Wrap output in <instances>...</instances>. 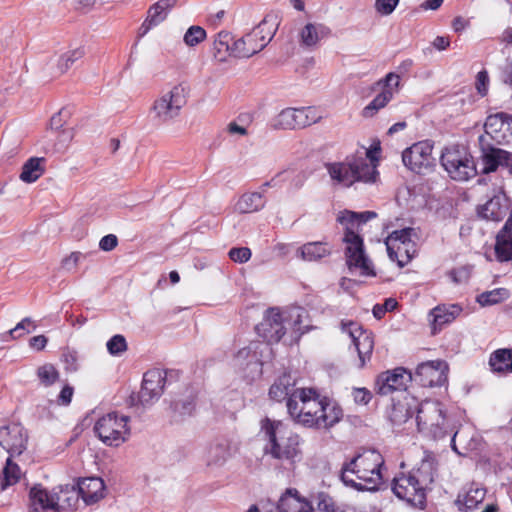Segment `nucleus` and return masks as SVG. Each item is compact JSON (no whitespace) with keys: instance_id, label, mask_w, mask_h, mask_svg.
Wrapping results in <instances>:
<instances>
[{"instance_id":"nucleus-1","label":"nucleus","mask_w":512,"mask_h":512,"mask_svg":"<svg viewBox=\"0 0 512 512\" xmlns=\"http://www.w3.org/2000/svg\"><path fill=\"white\" fill-rule=\"evenodd\" d=\"M290 416L299 424L317 429H329L338 423L342 409L313 389H297L287 401Z\"/></svg>"},{"instance_id":"nucleus-2","label":"nucleus","mask_w":512,"mask_h":512,"mask_svg":"<svg viewBox=\"0 0 512 512\" xmlns=\"http://www.w3.org/2000/svg\"><path fill=\"white\" fill-rule=\"evenodd\" d=\"M374 217L376 213L372 211L356 213L344 210L337 215V221L344 227L342 241L348 269L362 276H375L373 264L366 255L363 239L359 234L361 226Z\"/></svg>"},{"instance_id":"nucleus-3","label":"nucleus","mask_w":512,"mask_h":512,"mask_svg":"<svg viewBox=\"0 0 512 512\" xmlns=\"http://www.w3.org/2000/svg\"><path fill=\"white\" fill-rule=\"evenodd\" d=\"M260 434L265 441L264 455L289 465L301 461L303 439L287 423L266 417L260 422Z\"/></svg>"},{"instance_id":"nucleus-4","label":"nucleus","mask_w":512,"mask_h":512,"mask_svg":"<svg viewBox=\"0 0 512 512\" xmlns=\"http://www.w3.org/2000/svg\"><path fill=\"white\" fill-rule=\"evenodd\" d=\"M380 147L366 149L362 153L347 156L343 161L325 164L328 175L334 185L351 187L356 182L375 183Z\"/></svg>"},{"instance_id":"nucleus-5","label":"nucleus","mask_w":512,"mask_h":512,"mask_svg":"<svg viewBox=\"0 0 512 512\" xmlns=\"http://www.w3.org/2000/svg\"><path fill=\"white\" fill-rule=\"evenodd\" d=\"M382 455L374 450L365 451L342 467L341 480L356 490L375 491L382 482Z\"/></svg>"},{"instance_id":"nucleus-6","label":"nucleus","mask_w":512,"mask_h":512,"mask_svg":"<svg viewBox=\"0 0 512 512\" xmlns=\"http://www.w3.org/2000/svg\"><path fill=\"white\" fill-rule=\"evenodd\" d=\"M478 213L482 218L495 222L508 217L497 234L494 251L498 261H512V202L505 194L499 193L487 201Z\"/></svg>"},{"instance_id":"nucleus-7","label":"nucleus","mask_w":512,"mask_h":512,"mask_svg":"<svg viewBox=\"0 0 512 512\" xmlns=\"http://www.w3.org/2000/svg\"><path fill=\"white\" fill-rule=\"evenodd\" d=\"M305 316L306 311L300 307L284 311L271 308L266 311L255 330L267 343H277L288 330H291L295 336L302 334V321Z\"/></svg>"},{"instance_id":"nucleus-8","label":"nucleus","mask_w":512,"mask_h":512,"mask_svg":"<svg viewBox=\"0 0 512 512\" xmlns=\"http://www.w3.org/2000/svg\"><path fill=\"white\" fill-rule=\"evenodd\" d=\"M416 422L418 430L434 439H441L452 435L451 446L457 452L455 438L458 432H454L446 417L443 406L438 401L425 400L417 408Z\"/></svg>"},{"instance_id":"nucleus-9","label":"nucleus","mask_w":512,"mask_h":512,"mask_svg":"<svg viewBox=\"0 0 512 512\" xmlns=\"http://www.w3.org/2000/svg\"><path fill=\"white\" fill-rule=\"evenodd\" d=\"M279 25L276 14H268L251 32L232 44V56L249 58L263 50L274 37Z\"/></svg>"},{"instance_id":"nucleus-10","label":"nucleus","mask_w":512,"mask_h":512,"mask_svg":"<svg viewBox=\"0 0 512 512\" xmlns=\"http://www.w3.org/2000/svg\"><path fill=\"white\" fill-rule=\"evenodd\" d=\"M128 423L129 417L110 412L96 420L93 430L104 445L119 447L130 437L131 431Z\"/></svg>"},{"instance_id":"nucleus-11","label":"nucleus","mask_w":512,"mask_h":512,"mask_svg":"<svg viewBox=\"0 0 512 512\" xmlns=\"http://www.w3.org/2000/svg\"><path fill=\"white\" fill-rule=\"evenodd\" d=\"M419 238L416 228L407 227L393 231L385 241L389 258L403 267L416 255Z\"/></svg>"},{"instance_id":"nucleus-12","label":"nucleus","mask_w":512,"mask_h":512,"mask_svg":"<svg viewBox=\"0 0 512 512\" xmlns=\"http://www.w3.org/2000/svg\"><path fill=\"white\" fill-rule=\"evenodd\" d=\"M188 88L184 83L173 85L163 92L152 104L151 112L154 118L162 123H167L179 116L182 108L187 103Z\"/></svg>"},{"instance_id":"nucleus-13","label":"nucleus","mask_w":512,"mask_h":512,"mask_svg":"<svg viewBox=\"0 0 512 512\" xmlns=\"http://www.w3.org/2000/svg\"><path fill=\"white\" fill-rule=\"evenodd\" d=\"M441 164L450 177L456 181H467L476 174L473 159L464 147L445 148L441 155Z\"/></svg>"},{"instance_id":"nucleus-14","label":"nucleus","mask_w":512,"mask_h":512,"mask_svg":"<svg viewBox=\"0 0 512 512\" xmlns=\"http://www.w3.org/2000/svg\"><path fill=\"white\" fill-rule=\"evenodd\" d=\"M426 488L414 474L400 473L392 481L394 495L408 505L423 509L426 503Z\"/></svg>"},{"instance_id":"nucleus-15","label":"nucleus","mask_w":512,"mask_h":512,"mask_svg":"<svg viewBox=\"0 0 512 512\" xmlns=\"http://www.w3.org/2000/svg\"><path fill=\"white\" fill-rule=\"evenodd\" d=\"M341 331L350 338L358 354L356 367L363 368L370 361L374 349L372 333L364 330L360 324L354 321H342Z\"/></svg>"},{"instance_id":"nucleus-16","label":"nucleus","mask_w":512,"mask_h":512,"mask_svg":"<svg viewBox=\"0 0 512 512\" xmlns=\"http://www.w3.org/2000/svg\"><path fill=\"white\" fill-rule=\"evenodd\" d=\"M320 119L312 107L285 108L271 122L275 130H294L316 123Z\"/></svg>"},{"instance_id":"nucleus-17","label":"nucleus","mask_w":512,"mask_h":512,"mask_svg":"<svg viewBox=\"0 0 512 512\" xmlns=\"http://www.w3.org/2000/svg\"><path fill=\"white\" fill-rule=\"evenodd\" d=\"M487 143L510 144L512 143V116L500 112L489 115L484 124V134L479 136Z\"/></svg>"},{"instance_id":"nucleus-18","label":"nucleus","mask_w":512,"mask_h":512,"mask_svg":"<svg viewBox=\"0 0 512 512\" xmlns=\"http://www.w3.org/2000/svg\"><path fill=\"white\" fill-rule=\"evenodd\" d=\"M166 382L165 374L159 369H152L144 374L140 391L131 396L133 405L142 407L156 402L163 393Z\"/></svg>"},{"instance_id":"nucleus-19","label":"nucleus","mask_w":512,"mask_h":512,"mask_svg":"<svg viewBox=\"0 0 512 512\" xmlns=\"http://www.w3.org/2000/svg\"><path fill=\"white\" fill-rule=\"evenodd\" d=\"M376 85L380 87L381 91L367 106L363 108L362 115L366 118L373 117L399 92L400 76L390 72L384 78L377 81Z\"/></svg>"},{"instance_id":"nucleus-20","label":"nucleus","mask_w":512,"mask_h":512,"mask_svg":"<svg viewBox=\"0 0 512 512\" xmlns=\"http://www.w3.org/2000/svg\"><path fill=\"white\" fill-rule=\"evenodd\" d=\"M479 146L484 173L494 172L501 168L507 170L512 175L511 152L495 147L493 143H487L485 139H481Z\"/></svg>"},{"instance_id":"nucleus-21","label":"nucleus","mask_w":512,"mask_h":512,"mask_svg":"<svg viewBox=\"0 0 512 512\" xmlns=\"http://www.w3.org/2000/svg\"><path fill=\"white\" fill-rule=\"evenodd\" d=\"M432 150L433 146L428 141L415 143L404 150L402 154L403 163L410 170L422 173L433 164Z\"/></svg>"},{"instance_id":"nucleus-22","label":"nucleus","mask_w":512,"mask_h":512,"mask_svg":"<svg viewBox=\"0 0 512 512\" xmlns=\"http://www.w3.org/2000/svg\"><path fill=\"white\" fill-rule=\"evenodd\" d=\"M448 364L443 360H433L418 365L416 380L423 386H442L447 381Z\"/></svg>"},{"instance_id":"nucleus-23","label":"nucleus","mask_w":512,"mask_h":512,"mask_svg":"<svg viewBox=\"0 0 512 512\" xmlns=\"http://www.w3.org/2000/svg\"><path fill=\"white\" fill-rule=\"evenodd\" d=\"M27 444L24 427L18 423L8 424L0 429V445L11 455H20Z\"/></svg>"},{"instance_id":"nucleus-24","label":"nucleus","mask_w":512,"mask_h":512,"mask_svg":"<svg viewBox=\"0 0 512 512\" xmlns=\"http://www.w3.org/2000/svg\"><path fill=\"white\" fill-rule=\"evenodd\" d=\"M411 380V375L403 368L386 371L380 374L376 381V390L381 395L404 390Z\"/></svg>"},{"instance_id":"nucleus-25","label":"nucleus","mask_w":512,"mask_h":512,"mask_svg":"<svg viewBox=\"0 0 512 512\" xmlns=\"http://www.w3.org/2000/svg\"><path fill=\"white\" fill-rule=\"evenodd\" d=\"M437 472V460L433 453L423 451L420 462L417 463L409 474H414L419 483L426 489L432 484Z\"/></svg>"},{"instance_id":"nucleus-26","label":"nucleus","mask_w":512,"mask_h":512,"mask_svg":"<svg viewBox=\"0 0 512 512\" xmlns=\"http://www.w3.org/2000/svg\"><path fill=\"white\" fill-rule=\"evenodd\" d=\"M31 507L34 511H57V491L53 488L51 491L38 484L31 488L30 493Z\"/></svg>"},{"instance_id":"nucleus-27","label":"nucleus","mask_w":512,"mask_h":512,"mask_svg":"<svg viewBox=\"0 0 512 512\" xmlns=\"http://www.w3.org/2000/svg\"><path fill=\"white\" fill-rule=\"evenodd\" d=\"M177 2L178 0H158L152 4L147 11V17L141 26L143 33H147L153 27L164 22L170 11L176 6Z\"/></svg>"},{"instance_id":"nucleus-28","label":"nucleus","mask_w":512,"mask_h":512,"mask_svg":"<svg viewBox=\"0 0 512 512\" xmlns=\"http://www.w3.org/2000/svg\"><path fill=\"white\" fill-rule=\"evenodd\" d=\"M278 508L281 512H312L310 502L296 490H287L280 498Z\"/></svg>"},{"instance_id":"nucleus-29","label":"nucleus","mask_w":512,"mask_h":512,"mask_svg":"<svg viewBox=\"0 0 512 512\" xmlns=\"http://www.w3.org/2000/svg\"><path fill=\"white\" fill-rule=\"evenodd\" d=\"M462 312V309L458 305H439L430 312L432 317V329L433 333L440 330L444 325L453 322Z\"/></svg>"},{"instance_id":"nucleus-30","label":"nucleus","mask_w":512,"mask_h":512,"mask_svg":"<svg viewBox=\"0 0 512 512\" xmlns=\"http://www.w3.org/2000/svg\"><path fill=\"white\" fill-rule=\"evenodd\" d=\"M77 490L86 503H94L103 497L104 482L98 477L85 478L79 482Z\"/></svg>"},{"instance_id":"nucleus-31","label":"nucleus","mask_w":512,"mask_h":512,"mask_svg":"<svg viewBox=\"0 0 512 512\" xmlns=\"http://www.w3.org/2000/svg\"><path fill=\"white\" fill-rule=\"evenodd\" d=\"M330 34V29L322 23H307L300 31V43L306 47L316 46Z\"/></svg>"},{"instance_id":"nucleus-32","label":"nucleus","mask_w":512,"mask_h":512,"mask_svg":"<svg viewBox=\"0 0 512 512\" xmlns=\"http://www.w3.org/2000/svg\"><path fill=\"white\" fill-rule=\"evenodd\" d=\"M295 387V379L291 374H284L279 377L269 390V395L273 400L282 401L291 397V394L297 389Z\"/></svg>"},{"instance_id":"nucleus-33","label":"nucleus","mask_w":512,"mask_h":512,"mask_svg":"<svg viewBox=\"0 0 512 512\" xmlns=\"http://www.w3.org/2000/svg\"><path fill=\"white\" fill-rule=\"evenodd\" d=\"M489 365L495 373H512V349L503 348L494 351L489 358Z\"/></svg>"},{"instance_id":"nucleus-34","label":"nucleus","mask_w":512,"mask_h":512,"mask_svg":"<svg viewBox=\"0 0 512 512\" xmlns=\"http://www.w3.org/2000/svg\"><path fill=\"white\" fill-rule=\"evenodd\" d=\"M232 35L227 31L217 33L213 42V55L219 62H225L229 56H232Z\"/></svg>"},{"instance_id":"nucleus-35","label":"nucleus","mask_w":512,"mask_h":512,"mask_svg":"<svg viewBox=\"0 0 512 512\" xmlns=\"http://www.w3.org/2000/svg\"><path fill=\"white\" fill-rule=\"evenodd\" d=\"M298 253L305 261H317L331 254V248L324 242H309L299 248Z\"/></svg>"},{"instance_id":"nucleus-36","label":"nucleus","mask_w":512,"mask_h":512,"mask_svg":"<svg viewBox=\"0 0 512 512\" xmlns=\"http://www.w3.org/2000/svg\"><path fill=\"white\" fill-rule=\"evenodd\" d=\"M265 206L264 196L259 192L243 194L236 203V210L240 213H253Z\"/></svg>"},{"instance_id":"nucleus-37","label":"nucleus","mask_w":512,"mask_h":512,"mask_svg":"<svg viewBox=\"0 0 512 512\" xmlns=\"http://www.w3.org/2000/svg\"><path fill=\"white\" fill-rule=\"evenodd\" d=\"M57 491V511L60 512L65 509L76 507L79 500V492L74 486H58L55 487Z\"/></svg>"},{"instance_id":"nucleus-38","label":"nucleus","mask_w":512,"mask_h":512,"mask_svg":"<svg viewBox=\"0 0 512 512\" xmlns=\"http://www.w3.org/2000/svg\"><path fill=\"white\" fill-rule=\"evenodd\" d=\"M230 457V449L227 443L221 442L211 445L206 453V462L209 466H219Z\"/></svg>"},{"instance_id":"nucleus-39","label":"nucleus","mask_w":512,"mask_h":512,"mask_svg":"<svg viewBox=\"0 0 512 512\" xmlns=\"http://www.w3.org/2000/svg\"><path fill=\"white\" fill-rule=\"evenodd\" d=\"M40 158L29 159L22 168L20 179L26 183H33L39 179L43 173V168L40 165Z\"/></svg>"},{"instance_id":"nucleus-40","label":"nucleus","mask_w":512,"mask_h":512,"mask_svg":"<svg viewBox=\"0 0 512 512\" xmlns=\"http://www.w3.org/2000/svg\"><path fill=\"white\" fill-rule=\"evenodd\" d=\"M510 297V292L506 288H496L491 291L481 293L477 297V302L481 306H490L503 302Z\"/></svg>"},{"instance_id":"nucleus-41","label":"nucleus","mask_w":512,"mask_h":512,"mask_svg":"<svg viewBox=\"0 0 512 512\" xmlns=\"http://www.w3.org/2000/svg\"><path fill=\"white\" fill-rule=\"evenodd\" d=\"M84 56V51L81 48H76L63 53L57 59V72L65 73L77 60Z\"/></svg>"},{"instance_id":"nucleus-42","label":"nucleus","mask_w":512,"mask_h":512,"mask_svg":"<svg viewBox=\"0 0 512 512\" xmlns=\"http://www.w3.org/2000/svg\"><path fill=\"white\" fill-rule=\"evenodd\" d=\"M36 374L40 383L45 387H49L59 380L58 370L50 363L38 367Z\"/></svg>"},{"instance_id":"nucleus-43","label":"nucleus","mask_w":512,"mask_h":512,"mask_svg":"<svg viewBox=\"0 0 512 512\" xmlns=\"http://www.w3.org/2000/svg\"><path fill=\"white\" fill-rule=\"evenodd\" d=\"M207 37L205 29L198 25H193L187 29L183 36V41L188 47H195L202 43Z\"/></svg>"},{"instance_id":"nucleus-44","label":"nucleus","mask_w":512,"mask_h":512,"mask_svg":"<svg viewBox=\"0 0 512 512\" xmlns=\"http://www.w3.org/2000/svg\"><path fill=\"white\" fill-rule=\"evenodd\" d=\"M485 498V490L483 488H471L462 498L459 497L458 501L462 503L465 508L473 509Z\"/></svg>"},{"instance_id":"nucleus-45","label":"nucleus","mask_w":512,"mask_h":512,"mask_svg":"<svg viewBox=\"0 0 512 512\" xmlns=\"http://www.w3.org/2000/svg\"><path fill=\"white\" fill-rule=\"evenodd\" d=\"M3 473L6 486L16 484L21 478V470L19 466L13 463L10 459H7Z\"/></svg>"},{"instance_id":"nucleus-46","label":"nucleus","mask_w":512,"mask_h":512,"mask_svg":"<svg viewBox=\"0 0 512 512\" xmlns=\"http://www.w3.org/2000/svg\"><path fill=\"white\" fill-rule=\"evenodd\" d=\"M108 352L113 356H118L127 350V342L124 336L114 335L106 344Z\"/></svg>"},{"instance_id":"nucleus-47","label":"nucleus","mask_w":512,"mask_h":512,"mask_svg":"<svg viewBox=\"0 0 512 512\" xmlns=\"http://www.w3.org/2000/svg\"><path fill=\"white\" fill-rule=\"evenodd\" d=\"M399 2L400 0H375L374 9L381 16H389L394 12Z\"/></svg>"},{"instance_id":"nucleus-48","label":"nucleus","mask_w":512,"mask_h":512,"mask_svg":"<svg viewBox=\"0 0 512 512\" xmlns=\"http://www.w3.org/2000/svg\"><path fill=\"white\" fill-rule=\"evenodd\" d=\"M251 250L247 247L232 248L229 257L236 263H245L251 258Z\"/></svg>"},{"instance_id":"nucleus-49","label":"nucleus","mask_w":512,"mask_h":512,"mask_svg":"<svg viewBox=\"0 0 512 512\" xmlns=\"http://www.w3.org/2000/svg\"><path fill=\"white\" fill-rule=\"evenodd\" d=\"M489 77L486 71H480L476 77V89L482 96H485L488 91Z\"/></svg>"},{"instance_id":"nucleus-50","label":"nucleus","mask_w":512,"mask_h":512,"mask_svg":"<svg viewBox=\"0 0 512 512\" xmlns=\"http://www.w3.org/2000/svg\"><path fill=\"white\" fill-rule=\"evenodd\" d=\"M353 399L358 404H367L371 398V392L366 388H354L352 391Z\"/></svg>"},{"instance_id":"nucleus-51","label":"nucleus","mask_w":512,"mask_h":512,"mask_svg":"<svg viewBox=\"0 0 512 512\" xmlns=\"http://www.w3.org/2000/svg\"><path fill=\"white\" fill-rule=\"evenodd\" d=\"M117 244V237L113 234H108L101 238L99 242V248L103 251H111L117 246Z\"/></svg>"},{"instance_id":"nucleus-52","label":"nucleus","mask_w":512,"mask_h":512,"mask_svg":"<svg viewBox=\"0 0 512 512\" xmlns=\"http://www.w3.org/2000/svg\"><path fill=\"white\" fill-rule=\"evenodd\" d=\"M81 258V253L73 252L68 257L63 259L62 267L68 271H71L76 268Z\"/></svg>"},{"instance_id":"nucleus-53","label":"nucleus","mask_w":512,"mask_h":512,"mask_svg":"<svg viewBox=\"0 0 512 512\" xmlns=\"http://www.w3.org/2000/svg\"><path fill=\"white\" fill-rule=\"evenodd\" d=\"M73 393H74L73 387H71L69 385H65L62 388V390L60 391V394L58 397L59 404H61V405L70 404V402L72 400Z\"/></svg>"},{"instance_id":"nucleus-54","label":"nucleus","mask_w":512,"mask_h":512,"mask_svg":"<svg viewBox=\"0 0 512 512\" xmlns=\"http://www.w3.org/2000/svg\"><path fill=\"white\" fill-rule=\"evenodd\" d=\"M47 344V338L43 335L34 336L30 340V346L36 350H42Z\"/></svg>"},{"instance_id":"nucleus-55","label":"nucleus","mask_w":512,"mask_h":512,"mask_svg":"<svg viewBox=\"0 0 512 512\" xmlns=\"http://www.w3.org/2000/svg\"><path fill=\"white\" fill-rule=\"evenodd\" d=\"M227 130L230 134H239L242 136L247 134V129L243 126L238 125L236 122L229 123Z\"/></svg>"},{"instance_id":"nucleus-56","label":"nucleus","mask_w":512,"mask_h":512,"mask_svg":"<svg viewBox=\"0 0 512 512\" xmlns=\"http://www.w3.org/2000/svg\"><path fill=\"white\" fill-rule=\"evenodd\" d=\"M449 44V39L443 36H437L433 41V46L437 50H445L449 46Z\"/></svg>"},{"instance_id":"nucleus-57","label":"nucleus","mask_w":512,"mask_h":512,"mask_svg":"<svg viewBox=\"0 0 512 512\" xmlns=\"http://www.w3.org/2000/svg\"><path fill=\"white\" fill-rule=\"evenodd\" d=\"M443 3V0H425L421 4L423 10H437Z\"/></svg>"},{"instance_id":"nucleus-58","label":"nucleus","mask_w":512,"mask_h":512,"mask_svg":"<svg viewBox=\"0 0 512 512\" xmlns=\"http://www.w3.org/2000/svg\"><path fill=\"white\" fill-rule=\"evenodd\" d=\"M318 509L324 512H330L332 510V502L331 499L326 496H320V501L318 503Z\"/></svg>"},{"instance_id":"nucleus-59","label":"nucleus","mask_w":512,"mask_h":512,"mask_svg":"<svg viewBox=\"0 0 512 512\" xmlns=\"http://www.w3.org/2000/svg\"><path fill=\"white\" fill-rule=\"evenodd\" d=\"M32 324V320L30 318H25L23 319L21 322H19L13 329H11L9 331V334L11 337H14V334L20 330V329H25L26 325H31Z\"/></svg>"},{"instance_id":"nucleus-60","label":"nucleus","mask_w":512,"mask_h":512,"mask_svg":"<svg viewBox=\"0 0 512 512\" xmlns=\"http://www.w3.org/2000/svg\"><path fill=\"white\" fill-rule=\"evenodd\" d=\"M465 24L466 23H465L464 19H462L461 17H458L453 20L452 26H453L454 30L458 32L465 28Z\"/></svg>"},{"instance_id":"nucleus-61","label":"nucleus","mask_w":512,"mask_h":512,"mask_svg":"<svg viewBox=\"0 0 512 512\" xmlns=\"http://www.w3.org/2000/svg\"><path fill=\"white\" fill-rule=\"evenodd\" d=\"M406 127V123L405 122H398V123H395L394 125H392L389 130H388V133L389 134H394L398 131H401L403 129H405Z\"/></svg>"},{"instance_id":"nucleus-62","label":"nucleus","mask_w":512,"mask_h":512,"mask_svg":"<svg viewBox=\"0 0 512 512\" xmlns=\"http://www.w3.org/2000/svg\"><path fill=\"white\" fill-rule=\"evenodd\" d=\"M384 309L387 311H392L397 306V301L393 298L386 299L385 303L383 304Z\"/></svg>"},{"instance_id":"nucleus-63","label":"nucleus","mask_w":512,"mask_h":512,"mask_svg":"<svg viewBox=\"0 0 512 512\" xmlns=\"http://www.w3.org/2000/svg\"><path fill=\"white\" fill-rule=\"evenodd\" d=\"M386 310L383 305H375L373 308V314L376 318L380 319L384 316Z\"/></svg>"},{"instance_id":"nucleus-64","label":"nucleus","mask_w":512,"mask_h":512,"mask_svg":"<svg viewBox=\"0 0 512 512\" xmlns=\"http://www.w3.org/2000/svg\"><path fill=\"white\" fill-rule=\"evenodd\" d=\"M503 41L506 43H512V28L504 31L502 35Z\"/></svg>"}]
</instances>
